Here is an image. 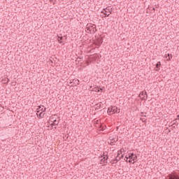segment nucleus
Instances as JSON below:
<instances>
[{
	"instance_id": "nucleus-23",
	"label": "nucleus",
	"mask_w": 179,
	"mask_h": 179,
	"mask_svg": "<svg viewBox=\"0 0 179 179\" xmlns=\"http://www.w3.org/2000/svg\"><path fill=\"white\" fill-rule=\"evenodd\" d=\"M141 120L143 121V122H145L146 121V119L145 118H141Z\"/></svg>"
},
{
	"instance_id": "nucleus-21",
	"label": "nucleus",
	"mask_w": 179,
	"mask_h": 179,
	"mask_svg": "<svg viewBox=\"0 0 179 179\" xmlns=\"http://www.w3.org/2000/svg\"><path fill=\"white\" fill-rule=\"evenodd\" d=\"M95 124H96V125H99V124H100V121H99V120H96V121H95Z\"/></svg>"
},
{
	"instance_id": "nucleus-10",
	"label": "nucleus",
	"mask_w": 179,
	"mask_h": 179,
	"mask_svg": "<svg viewBox=\"0 0 179 179\" xmlns=\"http://www.w3.org/2000/svg\"><path fill=\"white\" fill-rule=\"evenodd\" d=\"M96 127H98L99 131H104V129H106V126H104V124H99V126H96Z\"/></svg>"
},
{
	"instance_id": "nucleus-11",
	"label": "nucleus",
	"mask_w": 179,
	"mask_h": 179,
	"mask_svg": "<svg viewBox=\"0 0 179 179\" xmlns=\"http://www.w3.org/2000/svg\"><path fill=\"white\" fill-rule=\"evenodd\" d=\"M121 160V157L118 159V157H115V159H113L110 161V163H113V164H117V162H120Z\"/></svg>"
},
{
	"instance_id": "nucleus-24",
	"label": "nucleus",
	"mask_w": 179,
	"mask_h": 179,
	"mask_svg": "<svg viewBox=\"0 0 179 179\" xmlns=\"http://www.w3.org/2000/svg\"><path fill=\"white\" fill-rule=\"evenodd\" d=\"M50 1L53 3V5L55 3V1H54V0H50Z\"/></svg>"
},
{
	"instance_id": "nucleus-28",
	"label": "nucleus",
	"mask_w": 179,
	"mask_h": 179,
	"mask_svg": "<svg viewBox=\"0 0 179 179\" xmlns=\"http://www.w3.org/2000/svg\"><path fill=\"white\" fill-rule=\"evenodd\" d=\"M44 111H45V108L44 109Z\"/></svg>"
},
{
	"instance_id": "nucleus-26",
	"label": "nucleus",
	"mask_w": 179,
	"mask_h": 179,
	"mask_svg": "<svg viewBox=\"0 0 179 179\" xmlns=\"http://www.w3.org/2000/svg\"><path fill=\"white\" fill-rule=\"evenodd\" d=\"M169 59H170V54H168Z\"/></svg>"
},
{
	"instance_id": "nucleus-22",
	"label": "nucleus",
	"mask_w": 179,
	"mask_h": 179,
	"mask_svg": "<svg viewBox=\"0 0 179 179\" xmlns=\"http://www.w3.org/2000/svg\"><path fill=\"white\" fill-rule=\"evenodd\" d=\"M125 157L127 159L126 162H128V159H129V155H126Z\"/></svg>"
},
{
	"instance_id": "nucleus-16",
	"label": "nucleus",
	"mask_w": 179,
	"mask_h": 179,
	"mask_svg": "<svg viewBox=\"0 0 179 179\" xmlns=\"http://www.w3.org/2000/svg\"><path fill=\"white\" fill-rule=\"evenodd\" d=\"M97 43L98 44H103V38H98Z\"/></svg>"
},
{
	"instance_id": "nucleus-6",
	"label": "nucleus",
	"mask_w": 179,
	"mask_h": 179,
	"mask_svg": "<svg viewBox=\"0 0 179 179\" xmlns=\"http://www.w3.org/2000/svg\"><path fill=\"white\" fill-rule=\"evenodd\" d=\"M118 141V138H115L114 137H109V140L108 141V145H111V146H114V143Z\"/></svg>"
},
{
	"instance_id": "nucleus-4",
	"label": "nucleus",
	"mask_w": 179,
	"mask_h": 179,
	"mask_svg": "<svg viewBox=\"0 0 179 179\" xmlns=\"http://www.w3.org/2000/svg\"><path fill=\"white\" fill-rule=\"evenodd\" d=\"M129 157L130 159L129 160V163H132V164H134V163H135V162H136V160L138 159V156H136L134 153H131V155H129Z\"/></svg>"
},
{
	"instance_id": "nucleus-20",
	"label": "nucleus",
	"mask_w": 179,
	"mask_h": 179,
	"mask_svg": "<svg viewBox=\"0 0 179 179\" xmlns=\"http://www.w3.org/2000/svg\"><path fill=\"white\" fill-rule=\"evenodd\" d=\"M5 81L4 83H9V78H6L5 80H3V81Z\"/></svg>"
},
{
	"instance_id": "nucleus-15",
	"label": "nucleus",
	"mask_w": 179,
	"mask_h": 179,
	"mask_svg": "<svg viewBox=\"0 0 179 179\" xmlns=\"http://www.w3.org/2000/svg\"><path fill=\"white\" fill-rule=\"evenodd\" d=\"M52 122L51 124L52 127H53V125H58V124H59V122L57 120H52Z\"/></svg>"
},
{
	"instance_id": "nucleus-2",
	"label": "nucleus",
	"mask_w": 179,
	"mask_h": 179,
	"mask_svg": "<svg viewBox=\"0 0 179 179\" xmlns=\"http://www.w3.org/2000/svg\"><path fill=\"white\" fill-rule=\"evenodd\" d=\"M115 113H120V109H118L117 106H110L108 108V114L109 115H113V114H115Z\"/></svg>"
},
{
	"instance_id": "nucleus-18",
	"label": "nucleus",
	"mask_w": 179,
	"mask_h": 179,
	"mask_svg": "<svg viewBox=\"0 0 179 179\" xmlns=\"http://www.w3.org/2000/svg\"><path fill=\"white\" fill-rule=\"evenodd\" d=\"M100 90H103V89H99V88H94V92H100Z\"/></svg>"
},
{
	"instance_id": "nucleus-25",
	"label": "nucleus",
	"mask_w": 179,
	"mask_h": 179,
	"mask_svg": "<svg viewBox=\"0 0 179 179\" xmlns=\"http://www.w3.org/2000/svg\"><path fill=\"white\" fill-rule=\"evenodd\" d=\"M177 124H176V123H173V124H172V127H173V128H176V126Z\"/></svg>"
},
{
	"instance_id": "nucleus-17",
	"label": "nucleus",
	"mask_w": 179,
	"mask_h": 179,
	"mask_svg": "<svg viewBox=\"0 0 179 179\" xmlns=\"http://www.w3.org/2000/svg\"><path fill=\"white\" fill-rule=\"evenodd\" d=\"M108 159V157H107L106 159V157H104L103 159L101 160V162H103V163H107Z\"/></svg>"
},
{
	"instance_id": "nucleus-19",
	"label": "nucleus",
	"mask_w": 179,
	"mask_h": 179,
	"mask_svg": "<svg viewBox=\"0 0 179 179\" xmlns=\"http://www.w3.org/2000/svg\"><path fill=\"white\" fill-rule=\"evenodd\" d=\"M96 108H101V104H100V103H97L96 105Z\"/></svg>"
},
{
	"instance_id": "nucleus-9",
	"label": "nucleus",
	"mask_w": 179,
	"mask_h": 179,
	"mask_svg": "<svg viewBox=\"0 0 179 179\" xmlns=\"http://www.w3.org/2000/svg\"><path fill=\"white\" fill-rule=\"evenodd\" d=\"M124 152V149H121L120 150L117 151V155L115 157H117V159H122L124 157V155H122L121 157H120V155H121Z\"/></svg>"
},
{
	"instance_id": "nucleus-12",
	"label": "nucleus",
	"mask_w": 179,
	"mask_h": 179,
	"mask_svg": "<svg viewBox=\"0 0 179 179\" xmlns=\"http://www.w3.org/2000/svg\"><path fill=\"white\" fill-rule=\"evenodd\" d=\"M169 179H179V176L178 175L169 174Z\"/></svg>"
},
{
	"instance_id": "nucleus-5",
	"label": "nucleus",
	"mask_w": 179,
	"mask_h": 179,
	"mask_svg": "<svg viewBox=\"0 0 179 179\" xmlns=\"http://www.w3.org/2000/svg\"><path fill=\"white\" fill-rule=\"evenodd\" d=\"M138 97H140L141 100H146L148 99V92L146 91L141 92Z\"/></svg>"
},
{
	"instance_id": "nucleus-13",
	"label": "nucleus",
	"mask_w": 179,
	"mask_h": 179,
	"mask_svg": "<svg viewBox=\"0 0 179 179\" xmlns=\"http://www.w3.org/2000/svg\"><path fill=\"white\" fill-rule=\"evenodd\" d=\"M104 12H106V13L110 12V13H111V11H110V9L104 8L103 11H102V13H103V15H105V16H106V17L110 16V14H106V13H104Z\"/></svg>"
},
{
	"instance_id": "nucleus-7",
	"label": "nucleus",
	"mask_w": 179,
	"mask_h": 179,
	"mask_svg": "<svg viewBox=\"0 0 179 179\" xmlns=\"http://www.w3.org/2000/svg\"><path fill=\"white\" fill-rule=\"evenodd\" d=\"M40 108H41V106H39V108H37V113L36 115H38V117H39L40 118H43V117H44V113H43V108L41 109V110L42 112L40 113Z\"/></svg>"
},
{
	"instance_id": "nucleus-14",
	"label": "nucleus",
	"mask_w": 179,
	"mask_h": 179,
	"mask_svg": "<svg viewBox=\"0 0 179 179\" xmlns=\"http://www.w3.org/2000/svg\"><path fill=\"white\" fill-rule=\"evenodd\" d=\"M161 65H162V63H160V62H158L156 64L155 71H159L160 69Z\"/></svg>"
},
{
	"instance_id": "nucleus-27",
	"label": "nucleus",
	"mask_w": 179,
	"mask_h": 179,
	"mask_svg": "<svg viewBox=\"0 0 179 179\" xmlns=\"http://www.w3.org/2000/svg\"><path fill=\"white\" fill-rule=\"evenodd\" d=\"M153 10H155V8H153Z\"/></svg>"
},
{
	"instance_id": "nucleus-3",
	"label": "nucleus",
	"mask_w": 179,
	"mask_h": 179,
	"mask_svg": "<svg viewBox=\"0 0 179 179\" xmlns=\"http://www.w3.org/2000/svg\"><path fill=\"white\" fill-rule=\"evenodd\" d=\"M57 40L60 44H65L64 43L66 41V35L64 36H62V34L57 35Z\"/></svg>"
},
{
	"instance_id": "nucleus-8",
	"label": "nucleus",
	"mask_w": 179,
	"mask_h": 179,
	"mask_svg": "<svg viewBox=\"0 0 179 179\" xmlns=\"http://www.w3.org/2000/svg\"><path fill=\"white\" fill-rule=\"evenodd\" d=\"M71 86H78L79 85V80L78 79H73L71 81H70Z\"/></svg>"
},
{
	"instance_id": "nucleus-1",
	"label": "nucleus",
	"mask_w": 179,
	"mask_h": 179,
	"mask_svg": "<svg viewBox=\"0 0 179 179\" xmlns=\"http://www.w3.org/2000/svg\"><path fill=\"white\" fill-rule=\"evenodd\" d=\"M85 31L90 34H94V33L97 31L96 24H87L85 28Z\"/></svg>"
}]
</instances>
